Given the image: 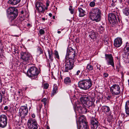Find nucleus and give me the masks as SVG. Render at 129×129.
<instances>
[{"label":"nucleus","mask_w":129,"mask_h":129,"mask_svg":"<svg viewBox=\"0 0 129 129\" xmlns=\"http://www.w3.org/2000/svg\"><path fill=\"white\" fill-rule=\"evenodd\" d=\"M54 57L58 59H59V57L58 55V52L56 51H55L54 53Z\"/></svg>","instance_id":"f704fd0d"},{"label":"nucleus","mask_w":129,"mask_h":129,"mask_svg":"<svg viewBox=\"0 0 129 129\" xmlns=\"http://www.w3.org/2000/svg\"><path fill=\"white\" fill-rule=\"evenodd\" d=\"M112 97V96L111 95H108L106 97V99L108 100H110Z\"/></svg>","instance_id":"49530a36"},{"label":"nucleus","mask_w":129,"mask_h":129,"mask_svg":"<svg viewBox=\"0 0 129 129\" xmlns=\"http://www.w3.org/2000/svg\"><path fill=\"white\" fill-rule=\"evenodd\" d=\"M104 41L105 43L106 44V45H108V42L107 40H104Z\"/></svg>","instance_id":"603ef678"},{"label":"nucleus","mask_w":129,"mask_h":129,"mask_svg":"<svg viewBox=\"0 0 129 129\" xmlns=\"http://www.w3.org/2000/svg\"><path fill=\"white\" fill-rule=\"evenodd\" d=\"M40 33L41 35H43L44 33V30L43 29H41L40 30Z\"/></svg>","instance_id":"c03bdc74"},{"label":"nucleus","mask_w":129,"mask_h":129,"mask_svg":"<svg viewBox=\"0 0 129 129\" xmlns=\"http://www.w3.org/2000/svg\"><path fill=\"white\" fill-rule=\"evenodd\" d=\"M44 5L41 2H38L36 3L35 7L36 9L39 7H40Z\"/></svg>","instance_id":"7c9ffc66"},{"label":"nucleus","mask_w":129,"mask_h":129,"mask_svg":"<svg viewBox=\"0 0 129 129\" xmlns=\"http://www.w3.org/2000/svg\"><path fill=\"white\" fill-rule=\"evenodd\" d=\"M98 29L100 33L101 34H102L104 32V26L101 25L99 27Z\"/></svg>","instance_id":"2f4dec72"},{"label":"nucleus","mask_w":129,"mask_h":129,"mask_svg":"<svg viewBox=\"0 0 129 129\" xmlns=\"http://www.w3.org/2000/svg\"><path fill=\"white\" fill-rule=\"evenodd\" d=\"M47 51L49 55V64L52 62L53 60V54L54 53L51 50H50L49 49H48Z\"/></svg>","instance_id":"6ab92c4d"},{"label":"nucleus","mask_w":129,"mask_h":129,"mask_svg":"<svg viewBox=\"0 0 129 129\" xmlns=\"http://www.w3.org/2000/svg\"><path fill=\"white\" fill-rule=\"evenodd\" d=\"M102 111L108 115H110L112 113L109 106H104L102 107Z\"/></svg>","instance_id":"a211bd4d"},{"label":"nucleus","mask_w":129,"mask_h":129,"mask_svg":"<svg viewBox=\"0 0 129 129\" xmlns=\"http://www.w3.org/2000/svg\"><path fill=\"white\" fill-rule=\"evenodd\" d=\"M87 112V109L85 107H83V109H82L81 113L85 114Z\"/></svg>","instance_id":"4c0bfd02"},{"label":"nucleus","mask_w":129,"mask_h":129,"mask_svg":"<svg viewBox=\"0 0 129 129\" xmlns=\"http://www.w3.org/2000/svg\"><path fill=\"white\" fill-rule=\"evenodd\" d=\"M47 129H50L49 127L48 126H47Z\"/></svg>","instance_id":"774afa93"},{"label":"nucleus","mask_w":129,"mask_h":129,"mask_svg":"<svg viewBox=\"0 0 129 129\" xmlns=\"http://www.w3.org/2000/svg\"><path fill=\"white\" fill-rule=\"evenodd\" d=\"M86 120V119L84 115H82L79 117V129H87L88 128L87 123Z\"/></svg>","instance_id":"1a4fd4ad"},{"label":"nucleus","mask_w":129,"mask_h":129,"mask_svg":"<svg viewBox=\"0 0 129 129\" xmlns=\"http://www.w3.org/2000/svg\"><path fill=\"white\" fill-rule=\"evenodd\" d=\"M108 18L110 23L112 24L113 26L117 24V21L116 15L112 13H110L108 14Z\"/></svg>","instance_id":"9b49d317"},{"label":"nucleus","mask_w":129,"mask_h":129,"mask_svg":"<svg viewBox=\"0 0 129 129\" xmlns=\"http://www.w3.org/2000/svg\"><path fill=\"white\" fill-rule=\"evenodd\" d=\"M61 32L60 31H57V33H58V34H60L61 33Z\"/></svg>","instance_id":"69168bd1"},{"label":"nucleus","mask_w":129,"mask_h":129,"mask_svg":"<svg viewBox=\"0 0 129 129\" xmlns=\"http://www.w3.org/2000/svg\"><path fill=\"white\" fill-rule=\"evenodd\" d=\"M89 36L91 39L94 40L96 39L97 37L96 34L94 32H91L89 35Z\"/></svg>","instance_id":"4be33fe9"},{"label":"nucleus","mask_w":129,"mask_h":129,"mask_svg":"<svg viewBox=\"0 0 129 129\" xmlns=\"http://www.w3.org/2000/svg\"><path fill=\"white\" fill-rule=\"evenodd\" d=\"M20 115L21 116L24 117L26 116L28 113V109L27 106H22L20 109Z\"/></svg>","instance_id":"4468645a"},{"label":"nucleus","mask_w":129,"mask_h":129,"mask_svg":"<svg viewBox=\"0 0 129 129\" xmlns=\"http://www.w3.org/2000/svg\"><path fill=\"white\" fill-rule=\"evenodd\" d=\"M47 99L46 98H44L41 100V101L43 103L44 105L45 106L46 104Z\"/></svg>","instance_id":"ea45409f"},{"label":"nucleus","mask_w":129,"mask_h":129,"mask_svg":"<svg viewBox=\"0 0 129 129\" xmlns=\"http://www.w3.org/2000/svg\"><path fill=\"white\" fill-rule=\"evenodd\" d=\"M7 11L10 20L14 19L18 15V10L15 8L10 7L7 10Z\"/></svg>","instance_id":"20e7f679"},{"label":"nucleus","mask_w":129,"mask_h":129,"mask_svg":"<svg viewBox=\"0 0 129 129\" xmlns=\"http://www.w3.org/2000/svg\"><path fill=\"white\" fill-rule=\"evenodd\" d=\"M78 10L79 13V17H84L85 15V10L81 8H79Z\"/></svg>","instance_id":"412c9836"},{"label":"nucleus","mask_w":129,"mask_h":129,"mask_svg":"<svg viewBox=\"0 0 129 129\" xmlns=\"http://www.w3.org/2000/svg\"><path fill=\"white\" fill-rule=\"evenodd\" d=\"M57 86H55L53 88L51 94L52 96H53L57 92Z\"/></svg>","instance_id":"c85d7f7f"},{"label":"nucleus","mask_w":129,"mask_h":129,"mask_svg":"<svg viewBox=\"0 0 129 129\" xmlns=\"http://www.w3.org/2000/svg\"><path fill=\"white\" fill-rule=\"evenodd\" d=\"M3 100L2 95L1 92H0V103L2 102Z\"/></svg>","instance_id":"a18cd8bd"},{"label":"nucleus","mask_w":129,"mask_h":129,"mask_svg":"<svg viewBox=\"0 0 129 129\" xmlns=\"http://www.w3.org/2000/svg\"><path fill=\"white\" fill-rule=\"evenodd\" d=\"M109 76V74L108 73H104L103 74V76L104 77L106 78L107 77Z\"/></svg>","instance_id":"09e8293b"},{"label":"nucleus","mask_w":129,"mask_h":129,"mask_svg":"<svg viewBox=\"0 0 129 129\" xmlns=\"http://www.w3.org/2000/svg\"><path fill=\"white\" fill-rule=\"evenodd\" d=\"M83 108V107H82L80 106H79L77 107V110L78 112L80 113H81V112L82 111Z\"/></svg>","instance_id":"c9c22d12"},{"label":"nucleus","mask_w":129,"mask_h":129,"mask_svg":"<svg viewBox=\"0 0 129 129\" xmlns=\"http://www.w3.org/2000/svg\"><path fill=\"white\" fill-rule=\"evenodd\" d=\"M7 118L5 115L2 114L0 116V127L4 128L6 127L7 124Z\"/></svg>","instance_id":"f8f14e48"},{"label":"nucleus","mask_w":129,"mask_h":129,"mask_svg":"<svg viewBox=\"0 0 129 129\" xmlns=\"http://www.w3.org/2000/svg\"><path fill=\"white\" fill-rule=\"evenodd\" d=\"M28 128L30 129H37V123L35 119L30 118L28 119L27 123Z\"/></svg>","instance_id":"9d476101"},{"label":"nucleus","mask_w":129,"mask_h":129,"mask_svg":"<svg viewBox=\"0 0 129 129\" xmlns=\"http://www.w3.org/2000/svg\"><path fill=\"white\" fill-rule=\"evenodd\" d=\"M20 2V0H9V3L13 5H16Z\"/></svg>","instance_id":"cd10ccee"},{"label":"nucleus","mask_w":129,"mask_h":129,"mask_svg":"<svg viewBox=\"0 0 129 129\" xmlns=\"http://www.w3.org/2000/svg\"><path fill=\"white\" fill-rule=\"evenodd\" d=\"M122 40L121 38L118 37L115 39L114 41V45L116 47H120L122 44Z\"/></svg>","instance_id":"f3484780"},{"label":"nucleus","mask_w":129,"mask_h":129,"mask_svg":"<svg viewBox=\"0 0 129 129\" xmlns=\"http://www.w3.org/2000/svg\"><path fill=\"white\" fill-rule=\"evenodd\" d=\"M21 58L23 62H28L30 60L33 61V58L31 55L27 52H21L20 53Z\"/></svg>","instance_id":"6e6552de"},{"label":"nucleus","mask_w":129,"mask_h":129,"mask_svg":"<svg viewBox=\"0 0 129 129\" xmlns=\"http://www.w3.org/2000/svg\"><path fill=\"white\" fill-rule=\"evenodd\" d=\"M10 20L11 21L10 23L11 25L16 26L18 28L20 27L21 22L20 18H17L15 20H14V19Z\"/></svg>","instance_id":"dca6fc26"},{"label":"nucleus","mask_w":129,"mask_h":129,"mask_svg":"<svg viewBox=\"0 0 129 129\" xmlns=\"http://www.w3.org/2000/svg\"><path fill=\"white\" fill-rule=\"evenodd\" d=\"M27 26L28 27H31V25L29 23H28L27 24Z\"/></svg>","instance_id":"4d7b16f0"},{"label":"nucleus","mask_w":129,"mask_h":129,"mask_svg":"<svg viewBox=\"0 0 129 129\" xmlns=\"http://www.w3.org/2000/svg\"><path fill=\"white\" fill-rule=\"evenodd\" d=\"M100 125L98 121L95 118H93L90 120V125L93 129H96Z\"/></svg>","instance_id":"2eb2a0df"},{"label":"nucleus","mask_w":129,"mask_h":129,"mask_svg":"<svg viewBox=\"0 0 129 129\" xmlns=\"http://www.w3.org/2000/svg\"><path fill=\"white\" fill-rule=\"evenodd\" d=\"M50 2L48 1H47L46 2V5L47 7H48L49 6V3Z\"/></svg>","instance_id":"864d4df0"},{"label":"nucleus","mask_w":129,"mask_h":129,"mask_svg":"<svg viewBox=\"0 0 129 129\" xmlns=\"http://www.w3.org/2000/svg\"><path fill=\"white\" fill-rule=\"evenodd\" d=\"M105 55L107 64L108 65H111L113 68H114V63L112 55L111 54H105Z\"/></svg>","instance_id":"ddd939ff"},{"label":"nucleus","mask_w":129,"mask_h":129,"mask_svg":"<svg viewBox=\"0 0 129 129\" xmlns=\"http://www.w3.org/2000/svg\"><path fill=\"white\" fill-rule=\"evenodd\" d=\"M78 87L84 90H87L90 88L92 85V81L90 79H85L79 81L78 83Z\"/></svg>","instance_id":"f03ea898"},{"label":"nucleus","mask_w":129,"mask_h":129,"mask_svg":"<svg viewBox=\"0 0 129 129\" xmlns=\"http://www.w3.org/2000/svg\"><path fill=\"white\" fill-rule=\"evenodd\" d=\"M21 14H24V11H22L21 12Z\"/></svg>","instance_id":"e2e57ef3"},{"label":"nucleus","mask_w":129,"mask_h":129,"mask_svg":"<svg viewBox=\"0 0 129 129\" xmlns=\"http://www.w3.org/2000/svg\"><path fill=\"white\" fill-rule=\"evenodd\" d=\"M125 109L126 114H129V101H127L126 102Z\"/></svg>","instance_id":"bb28decb"},{"label":"nucleus","mask_w":129,"mask_h":129,"mask_svg":"<svg viewBox=\"0 0 129 129\" xmlns=\"http://www.w3.org/2000/svg\"><path fill=\"white\" fill-rule=\"evenodd\" d=\"M31 117L33 118H34L35 117V115L34 114H33L31 115Z\"/></svg>","instance_id":"6e6d98bb"},{"label":"nucleus","mask_w":129,"mask_h":129,"mask_svg":"<svg viewBox=\"0 0 129 129\" xmlns=\"http://www.w3.org/2000/svg\"><path fill=\"white\" fill-rule=\"evenodd\" d=\"M89 17L92 21L97 22L100 21L101 19L102 11L99 7L92 9L89 13Z\"/></svg>","instance_id":"f257e3e1"},{"label":"nucleus","mask_w":129,"mask_h":129,"mask_svg":"<svg viewBox=\"0 0 129 129\" xmlns=\"http://www.w3.org/2000/svg\"><path fill=\"white\" fill-rule=\"evenodd\" d=\"M82 73V72H81V70H78L76 72V73L75 74V75L78 76L79 74H81Z\"/></svg>","instance_id":"37998d69"},{"label":"nucleus","mask_w":129,"mask_h":129,"mask_svg":"<svg viewBox=\"0 0 129 129\" xmlns=\"http://www.w3.org/2000/svg\"><path fill=\"white\" fill-rule=\"evenodd\" d=\"M78 39L77 38L76 39H75V41H76L77 43H78L79 42V41H78Z\"/></svg>","instance_id":"bf43d9fd"},{"label":"nucleus","mask_w":129,"mask_h":129,"mask_svg":"<svg viewBox=\"0 0 129 129\" xmlns=\"http://www.w3.org/2000/svg\"><path fill=\"white\" fill-rule=\"evenodd\" d=\"M49 15L50 17H51L52 16V14L51 13H50L49 14Z\"/></svg>","instance_id":"052dcab7"},{"label":"nucleus","mask_w":129,"mask_h":129,"mask_svg":"<svg viewBox=\"0 0 129 129\" xmlns=\"http://www.w3.org/2000/svg\"><path fill=\"white\" fill-rule=\"evenodd\" d=\"M8 107L7 106H6L4 108V109L5 110H7L8 109Z\"/></svg>","instance_id":"5fc2aeb1"},{"label":"nucleus","mask_w":129,"mask_h":129,"mask_svg":"<svg viewBox=\"0 0 129 129\" xmlns=\"http://www.w3.org/2000/svg\"><path fill=\"white\" fill-rule=\"evenodd\" d=\"M95 0H94L93 1L91 2L89 4V6L91 7H94L95 5Z\"/></svg>","instance_id":"72a5a7b5"},{"label":"nucleus","mask_w":129,"mask_h":129,"mask_svg":"<svg viewBox=\"0 0 129 129\" xmlns=\"http://www.w3.org/2000/svg\"><path fill=\"white\" fill-rule=\"evenodd\" d=\"M37 52L39 54H41L43 53V51L42 49L40 48H39L38 49Z\"/></svg>","instance_id":"a19ab883"},{"label":"nucleus","mask_w":129,"mask_h":129,"mask_svg":"<svg viewBox=\"0 0 129 129\" xmlns=\"http://www.w3.org/2000/svg\"><path fill=\"white\" fill-rule=\"evenodd\" d=\"M117 17L118 20L119 22H120V21L121 20V17L120 16H119L118 15H117Z\"/></svg>","instance_id":"3c124183"},{"label":"nucleus","mask_w":129,"mask_h":129,"mask_svg":"<svg viewBox=\"0 0 129 129\" xmlns=\"http://www.w3.org/2000/svg\"><path fill=\"white\" fill-rule=\"evenodd\" d=\"M39 73L38 69L35 67H30L27 72V75L33 79H36Z\"/></svg>","instance_id":"7ed1b4c3"},{"label":"nucleus","mask_w":129,"mask_h":129,"mask_svg":"<svg viewBox=\"0 0 129 129\" xmlns=\"http://www.w3.org/2000/svg\"><path fill=\"white\" fill-rule=\"evenodd\" d=\"M74 61L70 60L65 59V67L63 70L64 72H69V70L73 69L74 67Z\"/></svg>","instance_id":"39448f33"},{"label":"nucleus","mask_w":129,"mask_h":129,"mask_svg":"<svg viewBox=\"0 0 129 129\" xmlns=\"http://www.w3.org/2000/svg\"><path fill=\"white\" fill-rule=\"evenodd\" d=\"M64 83L67 85H70L71 83V81L70 78L67 77H66L64 80Z\"/></svg>","instance_id":"b1692460"},{"label":"nucleus","mask_w":129,"mask_h":129,"mask_svg":"<svg viewBox=\"0 0 129 129\" xmlns=\"http://www.w3.org/2000/svg\"><path fill=\"white\" fill-rule=\"evenodd\" d=\"M1 91L2 94L4 95L5 94V90L4 88H3L1 89Z\"/></svg>","instance_id":"de8ad7c7"},{"label":"nucleus","mask_w":129,"mask_h":129,"mask_svg":"<svg viewBox=\"0 0 129 129\" xmlns=\"http://www.w3.org/2000/svg\"><path fill=\"white\" fill-rule=\"evenodd\" d=\"M80 100L82 103L86 107H89L92 105L93 102L89 101V98L87 95H82L80 98Z\"/></svg>","instance_id":"423d86ee"},{"label":"nucleus","mask_w":129,"mask_h":129,"mask_svg":"<svg viewBox=\"0 0 129 129\" xmlns=\"http://www.w3.org/2000/svg\"><path fill=\"white\" fill-rule=\"evenodd\" d=\"M72 7L71 6H70L69 8V10L70 11V12L72 14H74V10L72 8Z\"/></svg>","instance_id":"e433bc0d"},{"label":"nucleus","mask_w":129,"mask_h":129,"mask_svg":"<svg viewBox=\"0 0 129 129\" xmlns=\"http://www.w3.org/2000/svg\"><path fill=\"white\" fill-rule=\"evenodd\" d=\"M110 91L113 96L120 94L121 92L120 86L117 84L113 85L110 88Z\"/></svg>","instance_id":"0eeeda50"},{"label":"nucleus","mask_w":129,"mask_h":129,"mask_svg":"<svg viewBox=\"0 0 129 129\" xmlns=\"http://www.w3.org/2000/svg\"><path fill=\"white\" fill-rule=\"evenodd\" d=\"M75 53L76 52L73 53H72L70 55L68 56V58H65V59L70 60H71L75 61L74 59L76 55Z\"/></svg>","instance_id":"5701e85b"},{"label":"nucleus","mask_w":129,"mask_h":129,"mask_svg":"<svg viewBox=\"0 0 129 129\" xmlns=\"http://www.w3.org/2000/svg\"><path fill=\"white\" fill-rule=\"evenodd\" d=\"M52 18L53 19H55V16H53L52 17Z\"/></svg>","instance_id":"338daca9"},{"label":"nucleus","mask_w":129,"mask_h":129,"mask_svg":"<svg viewBox=\"0 0 129 129\" xmlns=\"http://www.w3.org/2000/svg\"><path fill=\"white\" fill-rule=\"evenodd\" d=\"M124 14L126 16L129 15V9L127 8H125L123 10Z\"/></svg>","instance_id":"c756f323"},{"label":"nucleus","mask_w":129,"mask_h":129,"mask_svg":"<svg viewBox=\"0 0 129 129\" xmlns=\"http://www.w3.org/2000/svg\"><path fill=\"white\" fill-rule=\"evenodd\" d=\"M115 4L114 3H112L111 4V6L112 7H113L115 6Z\"/></svg>","instance_id":"13d9d810"},{"label":"nucleus","mask_w":129,"mask_h":129,"mask_svg":"<svg viewBox=\"0 0 129 129\" xmlns=\"http://www.w3.org/2000/svg\"><path fill=\"white\" fill-rule=\"evenodd\" d=\"M49 86L48 84L47 83H45L43 85L44 88L45 89H47L48 88Z\"/></svg>","instance_id":"79ce46f5"},{"label":"nucleus","mask_w":129,"mask_h":129,"mask_svg":"<svg viewBox=\"0 0 129 129\" xmlns=\"http://www.w3.org/2000/svg\"><path fill=\"white\" fill-rule=\"evenodd\" d=\"M45 18H42V20L43 21H45Z\"/></svg>","instance_id":"0e129e2a"},{"label":"nucleus","mask_w":129,"mask_h":129,"mask_svg":"<svg viewBox=\"0 0 129 129\" xmlns=\"http://www.w3.org/2000/svg\"><path fill=\"white\" fill-rule=\"evenodd\" d=\"M42 106H42V104L40 105V107H39L40 108V109H41V108H42Z\"/></svg>","instance_id":"680f3d73"},{"label":"nucleus","mask_w":129,"mask_h":129,"mask_svg":"<svg viewBox=\"0 0 129 129\" xmlns=\"http://www.w3.org/2000/svg\"><path fill=\"white\" fill-rule=\"evenodd\" d=\"M125 48L126 50L128 51H129V43L128 42L126 43V45L125 47Z\"/></svg>","instance_id":"58836bf2"},{"label":"nucleus","mask_w":129,"mask_h":129,"mask_svg":"<svg viewBox=\"0 0 129 129\" xmlns=\"http://www.w3.org/2000/svg\"><path fill=\"white\" fill-rule=\"evenodd\" d=\"M94 66V64L92 65L91 63H88L87 65L86 69L88 71H92L93 69Z\"/></svg>","instance_id":"a878e982"},{"label":"nucleus","mask_w":129,"mask_h":129,"mask_svg":"<svg viewBox=\"0 0 129 129\" xmlns=\"http://www.w3.org/2000/svg\"><path fill=\"white\" fill-rule=\"evenodd\" d=\"M75 52V50L73 49L71 47H70L67 50L65 58H68L69 55H70L72 54V53H73Z\"/></svg>","instance_id":"aec40b11"},{"label":"nucleus","mask_w":129,"mask_h":129,"mask_svg":"<svg viewBox=\"0 0 129 129\" xmlns=\"http://www.w3.org/2000/svg\"><path fill=\"white\" fill-rule=\"evenodd\" d=\"M94 67L95 69L96 70H99L100 71L101 70V66L98 64L96 63L95 64H94Z\"/></svg>","instance_id":"473e14b6"},{"label":"nucleus","mask_w":129,"mask_h":129,"mask_svg":"<svg viewBox=\"0 0 129 129\" xmlns=\"http://www.w3.org/2000/svg\"><path fill=\"white\" fill-rule=\"evenodd\" d=\"M3 49L2 48H0V57H1L2 55L3 52Z\"/></svg>","instance_id":"8fccbe9b"},{"label":"nucleus","mask_w":129,"mask_h":129,"mask_svg":"<svg viewBox=\"0 0 129 129\" xmlns=\"http://www.w3.org/2000/svg\"><path fill=\"white\" fill-rule=\"evenodd\" d=\"M45 6L44 5L37 8L36 9L38 11L39 13H44L45 10L44 9Z\"/></svg>","instance_id":"393cba45"}]
</instances>
